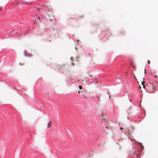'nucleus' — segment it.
I'll list each match as a JSON object with an SVG mask.
<instances>
[{
    "instance_id": "f257e3e1",
    "label": "nucleus",
    "mask_w": 158,
    "mask_h": 158,
    "mask_svg": "<svg viewBox=\"0 0 158 158\" xmlns=\"http://www.w3.org/2000/svg\"><path fill=\"white\" fill-rule=\"evenodd\" d=\"M154 84L152 83L151 84L150 86L149 87L148 89V92L149 93H153L154 91L155 90V88L154 86Z\"/></svg>"
},
{
    "instance_id": "f03ea898",
    "label": "nucleus",
    "mask_w": 158,
    "mask_h": 158,
    "mask_svg": "<svg viewBox=\"0 0 158 158\" xmlns=\"http://www.w3.org/2000/svg\"><path fill=\"white\" fill-rule=\"evenodd\" d=\"M52 123V121H49L48 123L47 124V127L48 128H49L51 127Z\"/></svg>"
},
{
    "instance_id": "7ed1b4c3",
    "label": "nucleus",
    "mask_w": 158,
    "mask_h": 158,
    "mask_svg": "<svg viewBox=\"0 0 158 158\" xmlns=\"http://www.w3.org/2000/svg\"><path fill=\"white\" fill-rule=\"evenodd\" d=\"M142 83H141L142 85L143 86V87L145 89V85H144L145 81H142Z\"/></svg>"
},
{
    "instance_id": "20e7f679",
    "label": "nucleus",
    "mask_w": 158,
    "mask_h": 158,
    "mask_svg": "<svg viewBox=\"0 0 158 158\" xmlns=\"http://www.w3.org/2000/svg\"><path fill=\"white\" fill-rule=\"evenodd\" d=\"M85 98L88 99V95H87L86 96H84L83 98H82V100H85Z\"/></svg>"
},
{
    "instance_id": "39448f33",
    "label": "nucleus",
    "mask_w": 158,
    "mask_h": 158,
    "mask_svg": "<svg viewBox=\"0 0 158 158\" xmlns=\"http://www.w3.org/2000/svg\"><path fill=\"white\" fill-rule=\"evenodd\" d=\"M104 122H106L105 123V124H106V123H108V122H106V120L104 119L103 120H102V123H103Z\"/></svg>"
},
{
    "instance_id": "423d86ee",
    "label": "nucleus",
    "mask_w": 158,
    "mask_h": 158,
    "mask_svg": "<svg viewBox=\"0 0 158 158\" xmlns=\"http://www.w3.org/2000/svg\"><path fill=\"white\" fill-rule=\"evenodd\" d=\"M79 88L80 89H82V87L81 85H79Z\"/></svg>"
},
{
    "instance_id": "0eeeda50",
    "label": "nucleus",
    "mask_w": 158,
    "mask_h": 158,
    "mask_svg": "<svg viewBox=\"0 0 158 158\" xmlns=\"http://www.w3.org/2000/svg\"><path fill=\"white\" fill-rule=\"evenodd\" d=\"M148 64H150V61L149 60H148Z\"/></svg>"
},
{
    "instance_id": "6e6552de",
    "label": "nucleus",
    "mask_w": 158,
    "mask_h": 158,
    "mask_svg": "<svg viewBox=\"0 0 158 158\" xmlns=\"http://www.w3.org/2000/svg\"><path fill=\"white\" fill-rule=\"evenodd\" d=\"M92 80H91V81H91V82H92H92H93V83H93V80H94V79H92Z\"/></svg>"
},
{
    "instance_id": "1a4fd4ad",
    "label": "nucleus",
    "mask_w": 158,
    "mask_h": 158,
    "mask_svg": "<svg viewBox=\"0 0 158 158\" xmlns=\"http://www.w3.org/2000/svg\"><path fill=\"white\" fill-rule=\"evenodd\" d=\"M92 80H91V81H91V82H92H92H93V83H93V80H94V79H92Z\"/></svg>"
},
{
    "instance_id": "9d476101",
    "label": "nucleus",
    "mask_w": 158,
    "mask_h": 158,
    "mask_svg": "<svg viewBox=\"0 0 158 158\" xmlns=\"http://www.w3.org/2000/svg\"><path fill=\"white\" fill-rule=\"evenodd\" d=\"M97 82H98V81H95V83L96 84L97 83Z\"/></svg>"
},
{
    "instance_id": "9b49d317",
    "label": "nucleus",
    "mask_w": 158,
    "mask_h": 158,
    "mask_svg": "<svg viewBox=\"0 0 158 158\" xmlns=\"http://www.w3.org/2000/svg\"><path fill=\"white\" fill-rule=\"evenodd\" d=\"M19 65H23V64H21V63H19Z\"/></svg>"
},
{
    "instance_id": "f8f14e48",
    "label": "nucleus",
    "mask_w": 158,
    "mask_h": 158,
    "mask_svg": "<svg viewBox=\"0 0 158 158\" xmlns=\"http://www.w3.org/2000/svg\"><path fill=\"white\" fill-rule=\"evenodd\" d=\"M120 129L121 130H122L123 129V128L122 127H121L120 128Z\"/></svg>"
},
{
    "instance_id": "ddd939ff",
    "label": "nucleus",
    "mask_w": 158,
    "mask_h": 158,
    "mask_svg": "<svg viewBox=\"0 0 158 158\" xmlns=\"http://www.w3.org/2000/svg\"><path fill=\"white\" fill-rule=\"evenodd\" d=\"M94 97H97V96L96 95H95L94 96H93Z\"/></svg>"
},
{
    "instance_id": "4468645a",
    "label": "nucleus",
    "mask_w": 158,
    "mask_h": 158,
    "mask_svg": "<svg viewBox=\"0 0 158 158\" xmlns=\"http://www.w3.org/2000/svg\"><path fill=\"white\" fill-rule=\"evenodd\" d=\"M78 92V93H79V94H80V91H79Z\"/></svg>"
},
{
    "instance_id": "2eb2a0df",
    "label": "nucleus",
    "mask_w": 158,
    "mask_h": 158,
    "mask_svg": "<svg viewBox=\"0 0 158 158\" xmlns=\"http://www.w3.org/2000/svg\"><path fill=\"white\" fill-rule=\"evenodd\" d=\"M144 71H145V72H144V73H146V70H145V69H144Z\"/></svg>"
},
{
    "instance_id": "dca6fc26",
    "label": "nucleus",
    "mask_w": 158,
    "mask_h": 158,
    "mask_svg": "<svg viewBox=\"0 0 158 158\" xmlns=\"http://www.w3.org/2000/svg\"><path fill=\"white\" fill-rule=\"evenodd\" d=\"M132 66L133 68H135V66Z\"/></svg>"
},
{
    "instance_id": "f3484780",
    "label": "nucleus",
    "mask_w": 158,
    "mask_h": 158,
    "mask_svg": "<svg viewBox=\"0 0 158 158\" xmlns=\"http://www.w3.org/2000/svg\"><path fill=\"white\" fill-rule=\"evenodd\" d=\"M73 59V57H71V59Z\"/></svg>"
},
{
    "instance_id": "a211bd4d",
    "label": "nucleus",
    "mask_w": 158,
    "mask_h": 158,
    "mask_svg": "<svg viewBox=\"0 0 158 158\" xmlns=\"http://www.w3.org/2000/svg\"><path fill=\"white\" fill-rule=\"evenodd\" d=\"M90 76H91V77H92V75H90Z\"/></svg>"
},
{
    "instance_id": "6ab92c4d",
    "label": "nucleus",
    "mask_w": 158,
    "mask_h": 158,
    "mask_svg": "<svg viewBox=\"0 0 158 158\" xmlns=\"http://www.w3.org/2000/svg\"><path fill=\"white\" fill-rule=\"evenodd\" d=\"M155 77H156V76H155Z\"/></svg>"
},
{
    "instance_id": "aec40b11",
    "label": "nucleus",
    "mask_w": 158,
    "mask_h": 158,
    "mask_svg": "<svg viewBox=\"0 0 158 158\" xmlns=\"http://www.w3.org/2000/svg\"><path fill=\"white\" fill-rule=\"evenodd\" d=\"M139 88H141V86H139Z\"/></svg>"
},
{
    "instance_id": "412c9836",
    "label": "nucleus",
    "mask_w": 158,
    "mask_h": 158,
    "mask_svg": "<svg viewBox=\"0 0 158 158\" xmlns=\"http://www.w3.org/2000/svg\"><path fill=\"white\" fill-rule=\"evenodd\" d=\"M78 81H80L79 80H78Z\"/></svg>"
},
{
    "instance_id": "4be33fe9",
    "label": "nucleus",
    "mask_w": 158,
    "mask_h": 158,
    "mask_svg": "<svg viewBox=\"0 0 158 158\" xmlns=\"http://www.w3.org/2000/svg\"><path fill=\"white\" fill-rule=\"evenodd\" d=\"M106 128H107V127H106Z\"/></svg>"
},
{
    "instance_id": "5701e85b",
    "label": "nucleus",
    "mask_w": 158,
    "mask_h": 158,
    "mask_svg": "<svg viewBox=\"0 0 158 158\" xmlns=\"http://www.w3.org/2000/svg\"><path fill=\"white\" fill-rule=\"evenodd\" d=\"M134 77H135V76H134Z\"/></svg>"
},
{
    "instance_id": "b1692460",
    "label": "nucleus",
    "mask_w": 158,
    "mask_h": 158,
    "mask_svg": "<svg viewBox=\"0 0 158 158\" xmlns=\"http://www.w3.org/2000/svg\"><path fill=\"white\" fill-rule=\"evenodd\" d=\"M1 9L0 8V11H1Z\"/></svg>"
}]
</instances>
